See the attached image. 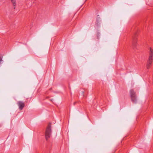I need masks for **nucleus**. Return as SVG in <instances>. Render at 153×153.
<instances>
[{
    "instance_id": "f257e3e1",
    "label": "nucleus",
    "mask_w": 153,
    "mask_h": 153,
    "mask_svg": "<svg viewBox=\"0 0 153 153\" xmlns=\"http://www.w3.org/2000/svg\"><path fill=\"white\" fill-rule=\"evenodd\" d=\"M51 123H49L47 126L45 132V137L46 140L50 137L51 133Z\"/></svg>"
},
{
    "instance_id": "f03ea898",
    "label": "nucleus",
    "mask_w": 153,
    "mask_h": 153,
    "mask_svg": "<svg viewBox=\"0 0 153 153\" xmlns=\"http://www.w3.org/2000/svg\"><path fill=\"white\" fill-rule=\"evenodd\" d=\"M129 93L131 101L134 103H136L137 100L135 92L133 89H132L130 90Z\"/></svg>"
},
{
    "instance_id": "7ed1b4c3",
    "label": "nucleus",
    "mask_w": 153,
    "mask_h": 153,
    "mask_svg": "<svg viewBox=\"0 0 153 153\" xmlns=\"http://www.w3.org/2000/svg\"><path fill=\"white\" fill-rule=\"evenodd\" d=\"M148 60L152 61L153 59V50L151 48H149Z\"/></svg>"
},
{
    "instance_id": "20e7f679",
    "label": "nucleus",
    "mask_w": 153,
    "mask_h": 153,
    "mask_svg": "<svg viewBox=\"0 0 153 153\" xmlns=\"http://www.w3.org/2000/svg\"><path fill=\"white\" fill-rule=\"evenodd\" d=\"M20 110H22L25 106V105L23 102L22 101H19L17 103Z\"/></svg>"
},
{
    "instance_id": "39448f33",
    "label": "nucleus",
    "mask_w": 153,
    "mask_h": 153,
    "mask_svg": "<svg viewBox=\"0 0 153 153\" xmlns=\"http://www.w3.org/2000/svg\"><path fill=\"white\" fill-rule=\"evenodd\" d=\"M152 62V61L148 60L146 64V68L147 69H149L150 68Z\"/></svg>"
},
{
    "instance_id": "423d86ee",
    "label": "nucleus",
    "mask_w": 153,
    "mask_h": 153,
    "mask_svg": "<svg viewBox=\"0 0 153 153\" xmlns=\"http://www.w3.org/2000/svg\"><path fill=\"white\" fill-rule=\"evenodd\" d=\"M137 42V40L136 39L134 38L132 40V44L133 47L134 48L136 46V43Z\"/></svg>"
},
{
    "instance_id": "0eeeda50",
    "label": "nucleus",
    "mask_w": 153,
    "mask_h": 153,
    "mask_svg": "<svg viewBox=\"0 0 153 153\" xmlns=\"http://www.w3.org/2000/svg\"><path fill=\"white\" fill-rule=\"evenodd\" d=\"M97 19L96 20V24H97V25H99L100 24L101 22V20L100 18V17L99 15L97 16Z\"/></svg>"
},
{
    "instance_id": "6e6552de",
    "label": "nucleus",
    "mask_w": 153,
    "mask_h": 153,
    "mask_svg": "<svg viewBox=\"0 0 153 153\" xmlns=\"http://www.w3.org/2000/svg\"><path fill=\"white\" fill-rule=\"evenodd\" d=\"M10 1L13 4V6L14 7V9H15L16 8V0H10Z\"/></svg>"
},
{
    "instance_id": "1a4fd4ad",
    "label": "nucleus",
    "mask_w": 153,
    "mask_h": 153,
    "mask_svg": "<svg viewBox=\"0 0 153 153\" xmlns=\"http://www.w3.org/2000/svg\"><path fill=\"white\" fill-rule=\"evenodd\" d=\"M97 35V37L98 39H99L100 38V34L99 32H97L96 34Z\"/></svg>"
},
{
    "instance_id": "9d476101",
    "label": "nucleus",
    "mask_w": 153,
    "mask_h": 153,
    "mask_svg": "<svg viewBox=\"0 0 153 153\" xmlns=\"http://www.w3.org/2000/svg\"><path fill=\"white\" fill-rule=\"evenodd\" d=\"M2 61V57L0 56V63Z\"/></svg>"
},
{
    "instance_id": "9b49d317",
    "label": "nucleus",
    "mask_w": 153,
    "mask_h": 153,
    "mask_svg": "<svg viewBox=\"0 0 153 153\" xmlns=\"http://www.w3.org/2000/svg\"><path fill=\"white\" fill-rule=\"evenodd\" d=\"M76 103V102H74V105H75V103Z\"/></svg>"
}]
</instances>
